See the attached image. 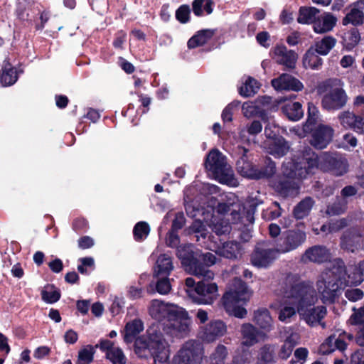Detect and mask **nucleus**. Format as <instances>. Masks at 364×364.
Listing matches in <instances>:
<instances>
[{
  "label": "nucleus",
  "instance_id": "20",
  "mask_svg": "<svg viewBox=\"0 0 364 364\" xmlns=\"http://www.w3.org/2000/svg\"><path fill=\"white\" fill-rule=\"evenodd\" d=\"M242 344L246 346H252L257 343L263 341L266 333L258 330L251 323H244L241 327Z\"/></svg>",
  "mask_w": 364,
  "mask_h": 364
},
{
  "label": "nucleus",
  "instance_id": "49",
  "mask_svg": "<svg viewBox=\"0 0 364 364\" xmlns=\"http://www.w3.org/2000/svg\"><path fill=\"white\" fill-rule=\"evenodd\" d=\"M157 278L158 280L156 284L157 292L160 294H168L171 289V286L168 276L159 277Z\"/></svg>",
  "mask_w": 364,
  "mask_h": 364
},
{
  "label": "nucleus",
  "instance_id": "18",
  "mask_svg": "<svg viewBox=\"0 0 364 364\" xmlns=\"http://www.w3.org/2000/svg\"><path fill=\"white\" fill-rule=\"evenodd\" d=\"M333 129L326 124H319L313 132L310 143L316 149H324L331 141L333 135Z\"/></svg>",
  "mask_w": 364,
  "mask_h": 364
},
{
  "label": "nucleus",
  "instance_id": "30",
  "mask_svg": "<svg viewBox=\"0 0 364 364\" xmlns=\"http://www.w3.org/2000/svg\"><path fill=\"white\" fill-rule=\"evenodd\" d=\"M253 321L265 333L272 329V318L269 311L266 309H259L255 311Z\"/></svg>",
  "mask_w": 364,
  "mask_h": 364
},
{
  "label": "nucleus",
  "instance_id": "7",
  "mask_svg": "<svg viewBox=\"0 0 364 364\" xmlns=\"http://www.w3.org/2000/svg\"><path fill=\"white\" fill-rule=\"evenodd\" d=\"M299 297L297 311L300 318L309 326H314L321 323L326 316L327 311L323 306H315L318 296L310 284L305 283Z\"/></svg>",
  "mask_w": 364,
  "mask_h": 364
},
{
  "label": "nucleus",
  "instance_id": "3",
  "mask_svg": "<svg viewBox=\"0 0 364 364\" xmlns=\"http://www.w3.org/2000/svg\"><path fill=\"white\" fill-rule=\"evenodd\" d=\"M148 314L166 325L167 333L172 336H182L190 330L191 321L188 312L175 304L152 299L148 305Z\"/></svg>",
  "mask_w": 364,
  "mask_h": 364
},
{
  "label": "nucleus",
  "instance_id": "2",
  "mask_svg": "<svg viewBox=\"0 0 364 364\" xmlns=\"http://www.w3.org/2000/svg\"><path fill=\"white\" fill-rule=\"evenodd\" d=\"M144 330V323L140 319H134L125 325L123 336L127 343L135 341V352L139 356H145L148 350L154 357L155 363H164L170 356L169 344L156 327H150L145 335L136 338Z\"/></svg>",
  "mask_w": 364,
  "mask_h": 364
},
{
  "label": "nucleus",
  "instance_id": "15",
  "mask_svg": "<svg viewBox=\"0 0 364 364\" xmlns=\"http://www.w3.org/2000/svg\"><path fill=\"white\" fill-rule=\"evenodd\" d=\"M226 324L220 320H214L200 328V338L205 342L211 343L225 335Z\"/></svg>",
  "mask_w": 364,
  "mask_h": 364
},
{
  "label": "nucleus",
  "instance_id": "9",
  "mask_svg": "<svg viewBox=\"0 0 364 364\" xmlns=\"http://www.w3.org/2000/svg\"><path fill=\"white\" fill-rule=\"evenodd\" d=\"M208 280L205 279L203 281L196 283L191 277L186 279V292L193 302L198 304L210 305L218 298V284Z\"/></svg>",
  "mask_w": 364,
  "mask_h": 364
},
{
  "label": "nucleus",
  "instance_id": "33",
  "mask_svg": "<svg viewBox=\"0 0 364 364\" xmlns=\"http://www.w3.org/2000/svg\"><path fill=\"white\" fill-rule=\"evenodd\" d=\"M303 65L305 68L318 70L322 65V59L318 55L314 47H311L303 57Z\"/></svg>",
  "mask_w": 364,
  "mask_h": 364
},
{
  "label": "nucleus",
  "instance_id": "42",
  "mask_svg": "<svg viewBox=\"0 0 364 364\" xmlns=\"http://www.w3.org/2000/svg\"><path fill=\"white\" fill-rule=\"evenodd\" d=\"M313 206V200L310 198H305L294 208V214L298 219L306 216Z\"/></svg>",
  "mask_w": 364,
  "mask_h": 364
},
{
  "label": "nucleus",
  "instance_id": "17",
  "mask_svg": "<svg viewBox=\"0 0 364 364\" xmlns=\"http://www.w3.org/2000/svg\"><path fill=\"white\" fill-rule=\"evenodd\" d=\"M346 338L351 340L353 338V336L351 334H348L346 332L339 333L338 336L336 334L330 336L321 345L319 348L320 353L323 355L329 354L333 352L336 349L343 351L347 346L345 342Z\"/></svg>",
  "mask_w": 364,
  "mask_h": 364
},
{
  "label": "nucleus",
  "instance_id": "48",
  "mask_svg": "<svg viewBox=\"0 0 364 364\" xmlns=\"http://www.w3.org/2000/svg\"><path fill=\"white\" fill-rule=\"evenodd\" d=\"M257 103V102H247L242 105V112L245 117H253L259 112V107Z\"/></svg>",
  "mask_w": 364,
  "mask_h": 364
},
{
  "label": "nucleus",
  "instance_id": "19",
  "mask_svg": "<svg viewBox=\"0 0 364 364\" xmlns=\"http://www.w3.org/2000/svg\"><path fill=\"white\" fill-rule=\"evenodd\" d=\"M272 87L277 90L299 92L303 90L304 85L298 79L287 73L272 80Z\"/></svg>",
  "mask_w": 364,
  "mask_h": 364
},
{
  "label": "nucleus",
  "instance_id": "29",
  "mask_svg": "<svg viewBox=\"0 0 364 364\" xmlns=\"http://www.w3.org/2000/svg\"><path fill=\"white\" fill-rule=\"evenodd\" d=\"M18 74L16 68L8 60L3 63L0 74V82L3 86H11L18 80Z\"/></svg>",
  "mask_w": 364,
  "mask_h": 364
},
{
  "label": "nucleus",
  "instance_id": "64",
  "mask_svg": "<svg viewBox=\"0 0 364 364\" xmlns=\"http://www.w3.org/2000/svg\"><path fill=\"white\" fill-rule=\"evenodd\" d=\"M294 347L284 341L279 352V356L282 359H287L292 353Z\"/></svg>",
  "mask_w": 364,
  "mask_h": 364
},
{
  "label": "nucleus",
  "instance_id": "35",
  "mask_svg": "<svg viewBox=\"0 0 364 364\" xmlns=\"http://www.w3.org/2000/svg\"><path fill=\"white\" fill-rule=\"evenodd\" d=\"M213 36V31L211 30H202L198 31L195 36L188 41V47L189 48H195L198 46H203Z\"/></svg>",
  "mask_w": 364,
  "mask_h": 364
},
{
  "label": "nucleus",
  "instance_id": "27",
  "mask_svg": "<svg viewBox=\"0 0 364 364\" xmlns=\"http://www.w3.org/2000/svg\"><path fill=\"white\" fill-rule=\"evenodd\" d=\"M264 147L269 154L276 158L283 156L289 150V145L282 136L277 137L274 140L265 141Z\"/></svg>",
  "mask_w": 364,
  "mask_h": 364
},
{
  "label": "nucleus",
  "instance_id": "25",
  "mask_svg": "<svg viewBox=\"0 0 364 364\" xmlns=\"http://www.w3.org/2000/svg\"><path fill=\"white\" fill-rule=\"evenodd\" d=\"M336 23L337 18L332 14L326 12L316 17L313 25V29L316 33H325L332 31Z\"/></svg>",
  "mask_w": 364,
  "mask_h": 364
},
{
  "label": "nucleus",
  "instance_id": "12",
  "mask_svg": "<svg viewBox=\"0 0 364 364\" xmlns=\"http://www.w3.org/2000/svg\"><path fill=\"white\" fill-rule=\"evenodd\" d=\"M348 96L338 80H334L328 85L322 99V106L327 110H335L343 107L347 102Z\"/></svg>",
  "mask_w": 364,
  "mask_h": 364
},
{
  "label": "nucleus",
  "instance_id": "16",
  "mask_svg": "<svg viewBox=\"0 0 364 364\" xmlns=\"http://www.w3.org/2000/svg\"><path fill=\"white\" fill-rule=\"evenodd\" d=\"M306 238V235L304 231L289 230L284 236L282 243L277 247V251L279 253L292 251L303 244Z\"/></svg>",
  "mask_w": 364,
  "mask_h": 364
},
{
  "label": "nucleus",
  "instance_id": "55",
  "mask_svg": "<svg viewBox=\"0 0 364 364\" xmlns=\"http://www.w3.org/2000/svg\"><path fill=\"white\" fill-rule=\"evenodd\" d=\"M363 292L360 289H349L345 291V296L350 301L355 302L363 297Z\"/></svg>",
  "mask_w": 364,
  "mask_h": 364
},
{
  "label": "nucleus",
  "instance_id": "36",
  "mask_svg": "<svg viewBox=\"0 0 364 364\" xmlns=\"http://www.w3.org/2000/svg\"><path fill=\"white\" fill-rule=\"evenodd\" d=\"M336 40L332 36H328L321 40L316 41L314 44V49L316 53L321 55H326L330 50L335 46Z\"/></svg>",
  "mask_w": 364,
  "mask_h": 364
},
{
  "label": "nucleus",
  "instance_id": "56",
  "mask_svg": "<svg viewBox=\"0 0 364 364\" xmlns=\"http://www.w3.org/2000/svg\"><path fill=\"white\" fill-rule=\"evenodd\" d=\"M125 302L123 298L115 296L110 306V311L113 315H117L122 312Z\"/></svg>",
  "mask_w": 364,
  "mask_h": 364
},
{
  "label": "nucleus",
  "instance_id": "63",
  "mask_svg": "<svg viewBox=\"0 0 364 364\" xmlns=\"http://www.w3.org/2000/svg\"><path fill=\"white\" fill-rule=\"evenodd\" d=\"M287 333L288 336H287L284 341L288 343L289 345H292V346L294 348V346L299 343L300 336L298 333L294 331L292 329H289Z\"/></svg>",
  "mask_w": 364,
  "mask_h": 364
},
{
  "label": "nucleus",
  "instance_id": "62",
  "mask_svg": "<svg viewBox=\"0 0 364 364\" xmlns=\"http://www.w3.org/2000/svg\"><path fill=\"white\" fill-rule=\"evenodd\" d=\"M346 210V205L343 203L333 204L328 206L326 210V213L330 215H340Z\"/></svg>",
  "mask_w": 364,
  "mask_h": 364
},
{
  "label": "nucleus",
  "instance_id": "26",
  "mask_svg": "<svg viewBox=\"0 0 364 364\" xmlns=\"http://www.w3.org/2000/svg\"><path fill=\"white\" fill-rule=\"evenodd\" d=\"M216 254L230 259H238L242 255V248L240 242L228 241L218 247Z\"/></svg>",
  "mask_w": 364,
  "mask_h": 364
},
{
  "label": "nucleus",
  "instance_id": "23",
  "mask_svg": "<svg viewBox=\"0 0 364 364\" xmlns=\"http://www.w3.org/2000/svg\"><path fill=\"white\" fill-rule=\"evenodd\" d=\"M349 11L342 20L343 26L352 24L358 26L363 23L364 20V1H358L348 6Z\"/></svg>",
  "mask_w": 364,
  "mask_h": 364
},
{
  "label": "nucleus",
  "instance_id": "43",
  "mask_svg": "<svg viewBox=\"0 0 364 364\" xmlns=\"http://www.w3.org/2000/svg\"><path fill=\"white\" fill-rule=\"evenodd\" d=\"M95 348L88 345L82 348L78 353L77 364H90L93 360Z\"/></svg>",
  "mask_w": 364,
  "mask_h": 364
},
{
  "label": "nucleus",
  "instance_id": "24",
  "mask_svg": "<svg viewBox=\"0 0 364 364\" xmlns=\"http://www.w3.org/2000/svg\"><path fill=\"white\" fill-rule=\"evenodd\" d=\"M338 119L343 127L352 129L358 134H364V117L345 111L339 114Z\"/></svg>",
  "mask_w": 364,
  "mask_h": 364
},
{
  "label": "nucleus",
  "instance_id": "10",
  "mask_svg": "<svg viewBox=\"0 0 364 364\" xmlns=\"http://www.w3.org/2000/svg\"><path fill=\"white\" fill-rule=\"evenodd\" d=\"M205 167L220 183L230 186H237L231 166L228 164L225 156L219 150L213 149L209 152L205 159Z\"/></svg>",
  "mask_w": 364,
  "mask_h": 364
},
{
  "label": "nucleus",
  "instance_id": "59",
  "mask_svg": "<svg viewBox=\"0 0 364 364\" xmlns=\"http://www.w3.org/2000/svg\"><path fill=\"white\" fill-rule=\"evenodd\" d=\"M348 321L352 325L364 323V306L355 311Z\"/></svg>",
  "mask_w": 364,
  "mask_h": 364
},
{
  "label": "nucleus",
  "instance_id": "40",
  "mask_svg": "<svg viewBox=\"0 0 364 364\" xmlns=\"http://www.w3.org/2000/svg\"><path fill=\"white\" fill-rule=\"evenodd\" d=\"M212 0H195L193 3V11L195 15L201 16L203 12L210 14L213 11Z\"/></svg>",
  "mask_w": 364,
  "mask_h": 364
},
{
  "label": "nucleus",
  "instance_id": "53",
  "mask_svg": "<svg viewBox=\"0 0 364 364\" xmlns=\"http://www.w3.org/2000/svg\"><path fill=\"white\" fill-rule=\"evenodd\" d=\"M264 134L267 137L266 141H271L277 137H282L279 136V128L274 123H271L270 122L265 126Z\"/></svg>",
  "mask_w": 364,
  "mask_h": 364
},
{
  "label": "nucleus",
  "instance_id": "50",
  "mask_svg": "<svg viewBox=\"0 0 364 364\" xmlns=\"http://www.w3.org/2000/svg\"><path fill=\"white\" fill-rule=\"evenodd\" d=\"M343 41L349 48L354 47L360 41V35L358 30L352 29L346 33L343 36Z\"/></svg>",
  "mask_w": 364,
  "mask_h": 364
},
{
  "label": "nucleus",
  "instance_id": "47",
  "mask_svg": "<svg viewBox=\"0 0 364 364\" xmlns=\"http://www.w3.org/2000/svg\"><path fill=\"white\" fill-rule=\"evenodd\" d=\"M106 357L112 364H126L127 363V358L122 350L119 347H116L110 352L107 353Z\"/></svg>",
  "mask_w": 364,
  "mask_h": 364
},
{
  "label": "nucleus",
  "instance_id": "11",
  "mask_svg": "<svg viewBox=\"0 0 364 364\" xmlns=\"http://www.w3.org/2000/svg\"><path fill=\"white\" fill-rule=\"evenodd\" d=\"M177 255L181 259L182 263L188 266L191 274L199 278L213 279L214 273L206 267L196 261L191 245L188 244L178 247Z\"/></svg>",
  "mask_w": 364,
  "mask_h": 364
},
{
  "label": "nucleus",
  "instance_id": "32",
  "mask_svg": "<svg viewBox=\"0 0 364 364\" xmlns=\"http://www.w3.org/2000/svg\"><path fill=\"white\" fill-rule=\"evenodd\" d=\"M262 130V125L259 121L254 120L250 124L247 125L246 129H242L239 132L238 139L233 136L236 144L242 141L249 142L250 139L247 138L246 134L248 133L250 135H256L260 133Z\"/></svg>",
  "mask_w": 364,
  "mask_h": 364
},
{
  "label": "nucleus",
  "instance_id": "39",
  "mask_svg": "<svg viewBox=\"0 0 364 364\" xmlns=\"http://www.w3.org/2000/svg\"><path fill=\"white\" fill-rule=\"evenodd\" d=\"M228 354L227 348L223 345H218L209 358V364H224Z\"/></svg>",
  "mask_w": 364,
  "mask_h": 364
},
{
  "label": "nucleus",
  "instance_id": "52",
  "mask_svg": "<svg viewBox=\"0 0 364 364\" xmlns=\"http://www.w3.org/2000/svg\"><path fill=\"white\" fill-rule=\"evenodd\" d=\"M240 105L239 101H233L225 107L221 117L224 122H229L232 120L233 110Z\"/></svg>",
  "mask_w": 364,
  "mask_h": 364
},
{
  "label": "nucleus",
  "instance_id": "1",
  "mask_svg": "<svg viewBox=\"0 0 364 364\" xmlns=\"http://www.w3.org/2000/svg\"><path fill=\"white\" fill-rule=\"evenodd\" d=\"M318 164L325 171H331L336 176H341L348 171L346 159L325 154L320 158L310 149L306 151L302 157L285 161L282 168L284 178L275 185L276 190L284 197L294 196L299 191V181L313 173Z\"/></svg>",
  "mask_w": 364,
  "mask_h": 364
},
{
  "label": "nucleus",
  "instance_id": "21",
  "mask_svg": "<svg viewBox=\"0 0 364 364\" xmlns=\"http://www.w3.org/2000/svg\"><path fill=\"white\" fill-rule=\"evenodd\" d=\"M272 52L277 63L289 68L294 67L298 59V55L294 50H288L284 46H277Z\"/></svg>",
  "mask_w": 364,
  "mask_h": 364
},
{
  "label": "nucleus",
  "instance_id": "41",
  "mask_svg": "<svg viewBox=\"0 0 364 364\" xmlns=\"http://www.w3.org/2000/svg\"><path fill=\"white\" fill-rule=\"evenodd\" d=\"M41 296L45 302L53 304L60 299V293L54 286H46L42 290Z\"/></svg>",
  "mask_w": 364,
  "mask_h": 364
},
{
  "label": "nucleus",
  "instance_id": "51",
  "mask_svg": "<svg viewBox=\"0 0 364 364\" xmlns=\"http://www.w3.org/2000/svg\"><path fill=\"white\" fill-rule=\"evenodd\" d=\"M273 350L270 346H264L260 350L258 364H268L273 361Z\"/></svg>",
  "mask_w": 364,
  "mask_h": 364
},
{
  "label": "nucleus",
  "instance_id": "13",
  "mask_svg": "<svg viewBox=\"0 0 364 364\" xmlns=\"http://www.w3.org/2000/svg\"><path fill=\"white\" fill-rule=\"evenodd\" d=\"M201 346L195 341L186 342L174 355L171 364H200Z\"/></svg>",
  "mask_w": 364,
  "mask_h": 364
},
{
  "label": "nucleus",
  "instance_id": "28",
  "mask_svg": "<svg viewBox=\"0 0 364 364\" xmlns=\"http://www.w3.org/2000/svg\"><path fill=\"white\" fill-rule=\"evenodd\" d=\"M330 257L328 250L322 246H314L308 249L304 255L302 259L304 262H323Z\"/></svg>",
  "mask_w": 364,
  "mask_h": 364
},
{
  "label": "nucleus",
  "instance_id": "46",
  "mask_svg": "<svg viewBox=\"0 0 364 364\" xmlns=\"http://www.w3.org/2000/svg\"><path fill=\"white\" fill-rule=\"evenodd\" d=\"M319 119V112L316 106L312 103H309L308 105V119L306 124L304 126V130L306 132L310 131L312 129L310 127L311 125L315 124Z\"/></svg>",
  "mask_w": 364,
  "mask_h": 364
},
{
  "label": "nucleus",
  "instance_id": "45",
  "mask_svg": "<svg viewBox=\"0 0 364 364\" xmlns=\"http://www.w3.org/2000/svg\"><path fill=\"white\" fill-rule=\"evenodd\" d=\"M150 232V227L146 222L137 223L133 230L134 237L136 241L144 240L147 237Z\"/></svg>",
  "mask_w": 364,
  "mask_h": 364
},
{
  "label": "nucleus",
  "instance_id": "58",
  "mask_svg": "<svg viewBox=\"0 0 364 364\" xmlns=\"http://www.w3.org/2000/svg\"><path fill=\"white\" fill-rule=\"evenodd\" d=\"M176 230H173L172 229L168 232L166 243L170 247H179V237L176 232Z\"/></svg>",
  "mask_w": 364,
  "mask_h": 364
},
{
  "label": "nucleus",
  "instance_id": "5",
  "mask_svg": "<svg viewBox=\"0 0 364 364\" xmlns=\"http://www.w3.org/2000/svg\"><path fill=\"white\" fill-rule=\"evenodd\" d=\"M229 210V206L226 204L218 205V213L215 215L212 208L202 213V219L197 218L190 227L191 232L198 234L197 240L201 237L205 239L208 233L206 225H208L217 235H223L230 232V225L227 220H224L223 213Z\"/></svg>",
  "mask_w": 364,
  "mask_h": 364
},
{
  "label": "nucleus",
  "instance_id": "31",
  "mask_svg": "<svg viewBox=\"0 0 364 364\" xmlns=\"http://www.w3.org/2000/svg\"><path fill=\"white\" fill-rule=\"evenodd\" d=\"M173 268L171 258L167 254H162L158 257L154 267L156 277L168 276Z\"/></svg>",
  "mask_w": 364,
  "mask_h": 364
},
{
  "label": "nucleus",
  "instance_id": "8",
  "mask_svg": "<svg viewBox=\"0 0 364 364\" xmlns=\"http://www.w3.org/2000/svg\"><path fill=\"white\" fill-rule=\"evenodd\" d=\"M305 282H300L296 276L289 275L286 279L284 301L278 318L282 322L290 323L296 316L301 289Z\"/></svg>",
  "mask_w": 364,
  "mask_h": 364
},
{
  "label": "nucleus",
  "instance_id": "61",
  "mask_svg": "<svg viewBox=\"0 0 364 364\" xmlns=\"http://www.w3.org/2000/svg\"><path fill=\"white\" fill-rule=\"evenodd\" d=\"M256 39L260 46L264 48H269L270 46V36L267 31L257 33Z\"/></svg>",
  "mask_w": 364,
  "mask_h": 364
},
{
  "label": "nucleus",
  "instance_id": "54",
  "mask_svg": "<svg viewBox=\"0 0 364 364\" xmlns=\"http://www.w3.org/2000/svg\"><path fill=\"white\" fill-rule=\"evenodd\" d=\"M309 355V350L306 348H298L294 353L292 360L297 364H304Z\"/></svg>",
  "mask_w": 364,
  "mask_h": 364
},
{
  "label": "nucleus",
  "instance_id": "4",
  "mask_svg": "<svg viewBox=\"0 0 364 364\" xmlns=\"http://www.w3.org/2000/svg\"><path fill=\"white\" fill-rule=\"evenodd\" d=\"M252 296V291L240 278H234L226 287L222 302L225 311L235 317L242 318L247 315V310L242 305L247 303Z\"/></svg>",
  "mask_w": 364,
  "mask_h": 364
},
{
  "label": "nucleus",
  "instance_id": "14",
  "mask_svg": "<svg viewBox=\"0 0 364 364\" xmlns=\"http://www.w3.org/2000/svg\"><path fill=\"white\" fill-rule=\"evenodd\" d=\"M233 154L240 156V159L237 161V171L245 178L257 179L262 177V173L255 168L254 166L247 159L246 153L247 149L240 144H238L235 149L232 150Z\"/></svg>",
  "mask_w": 364,
  "mask_h": 364
},
{
  "label": "nucleus",
  "instance_id": "22",
  "mask_svg": "<svg viewBox=\"0 0 364 364\" xmlns=\"http://www.w3.org/2000/svg\"><path fill=\"white\" fill-rule=\"evenodd\" d=\"M279 253L277 250L263 249L257 247L252 255L251 261L254 266L266 267L271 264Z\"/></svg>",
  "mask_w": 364,
  "mask_h": 364
},
{
  "label": "nucleus",
  "instance_id": "34",
  "mask_svg": "<svg viewBox=\"0 0 364 364\" xmlns=\"http://www.w3.org/2000/svg\"><path fill=\"white\" fill-rule=\"evenodd\" d=\"M282 111L292 121L300 119L304 114L301 105L299 102H288L282 107Z\"/></svg>",
  "mask_w": 364,
  "mask_h": 364
},
{
  "label": "nucleus",
  "instance_id": "37",
  "mask_svg": "<svg viewBox=\"0 0 364 364\" xmlns=\"http://www.w3.org/2000/svg\"><path fill=\"white\" fill-rule=\"evenodd\" d=\"M319 11L314 7H301L297 21L302 24L314 23Z\"/></svg>",
  "mask_w": 364,
  "mask_h": 364
},
{
  "label": "nucleus",
  "instance_id": "38",
  "mask_svg": "<svg viewBox=\"0 0 364 364\" xmlns=\"http://www.w3.org/2000/svg\"><path fill=\"white\" fill-rule=\"evenodd\" d=\"M259 88V83L252 77H247L239 88L240 94L244 97H250L255 94Z\"/></svg>",
  "mask_w": 364,
  "mask_h": 364
},
{
  "label": "nucleus",
  "instance_id": "60",
  "mask_svg": "<svg viewBox=\"0 0 364 364\" xmlns=\"http://www.w3.org/2000/svg\"><path fill=\"white\" fill-rule=\"evenodd\" d=\"M174 220L172 223V230H178L183 228L185 224V216L183 212H177L174 214Z\"/></svg>",
  "mask_w": 364,
  "mask_h": 364
},
{
  "label": "nucleus",
  "instance_id": "6",
  "mask_svg": "<svg viewBox=\"0 0 364 364\" xmlns=\"http://www.w3.org/2000/svg\"><path fill=\"white\" fill-rule=\"evenodd\" d=\"M346 282V270L341 265L323 272L316 283L317 291L322 301L333 302L341 294Z\"/></svg>",
  "mask_w": 364,
  "mask_h": 364
},
{
  "label": "nucleus",
  "instance_id": "44",
  "mask_svg": "<svg viewBox=\"0 0 364 364\" xmlns=\"http://www.w3.org/2000/svg\"><path fill=\"white\" fill-rule=\"evenodd\" d=\"M341 245L344 248L349 250L351 252H354L356 249L360 247L361 236L354 235H344L342 238Z\"/></svg>",
  "mask_w": 364,
  "mask_h": 364
},
{
  "label": "nucleus",
  "instance_id": "57",
  "mask_svg": "<svg viewBox=\"0 0 364 364\" xmlns=\"http://www.w3.org/2000/svg\"><path fill=\"white\" fill-rule=\"evenodd\" d=\"M190 15V9L188 6L183 5L176 11V18L181 23H186L188 21Z\"/></svg>",
  "mask_w": 364,
  "mask_h": 364
}]
</instances>
